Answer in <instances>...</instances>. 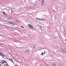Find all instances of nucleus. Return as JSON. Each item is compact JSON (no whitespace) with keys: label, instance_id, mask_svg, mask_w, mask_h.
<instances>
[{"label":"nucleus","instance_id":"nucleus-1","mask_svg":"<svg viewBox=\"0 0 66 66\" xmlns=\"http://www.w3.org/2000/svg\"><path fill=\"white\" fill-rule=\"evenodd\" d=\"M6 18L7 19L11 20L12 19V17H9V16H6Z\"/></svg>","mask_w":66,"mask_h":66},{"label":"nucleus","instance_id":"nucleus-2","mask_svg":"<svg viewBox=\"0 0 66 66\" xmlns=\"http://www.w3.org/2000/svg\"><path fill=\"white\" fill-rule=\"evenodd\" d=\"M28 27H30V28H33V27L30 24H28Z\"/></svg>","mask_w":66,"mask_h":66},{"label":"nucleus","instance_id":"nucleus-3","mask_svg":"<svg viewBox=\"0 0 66 66\" xmlns=\"http://www.w3.org/2000/svg\"><path fill=\"white\" fill-rule=\"evenodd\" d=\"M63 49V51L64 52H66V49L65 48H62Z\"/></svg>","mask_w":66,"mask_h":66},{"label":"nucleus","instance_id":"nucleus-4","mask_svg":"<svg viewBox=\"0 0 66 66\" xmlns=\"http://www.w3.org/2000/svg\"><path fill=\"white\" fill-rule=\"evenodd\" d=\"M45 0H42V6H43L44 5V1Z\"/></svg>","mask_w":66,"mask_h":66},{"label":"nucleus","instance_id":"nucleus-5","mask_svg":"<svg viewBox=\"0 0 66 66\" xmlns=\"http://www.w3.org/2000/svg\"><path fill=\"white\" fill-rule=\"evenodd\" d=\"M9 24H11L10 25H12V26H15V24H13L12 23H9Z\"/></svg>","mask_w":66,"mask_h":66},{"label":"nucleus","instance_id":"nucleus-6","mask_svg":"<svg viewBox=\"0 0 66 66\" xmlns=\"http://www.w3.org/2000/svg\"><path fill=\"white\" fill-rule=\"evenodd\" d=\"M26 52H29V49H27L25 50Z\"/></svg>","mask_w":66,"mask_h":66},{"label":"nucleus","instance_id":"nucleus-7","mask_svg":"<svg viewBox=\"0 0 66 66\" xmlns=\"http://www.w3.org/2000/svg\"><path fill=\"white\" fill-rule=\"evenodd\" d=\"M37 28L39 30H40V29L41 28V27H40V26H37Z\"/></svg>","mask_w":66,"mask_h":66},{"label":"nucleus","instance_id":"nucleus-8","mask_svg":"<svg viewBox=\"0 0 66 66\" xmlns=\"http://www.w3.org/2000/svg\"><path fill=\"white\" fill-rule=\"evenodd\" d=\"M1 63H2V64H3L4 63V61L3 60H2L1 61Z\"/></svg>","mask_w":66,"mask_h":66},{"label":"nucleus","instance_id":"nucleus-9","mask_svg":"<svg viewBox=\"0 0 66 66\" xmlns=\"http://www.w3.org/2000/svg\"><path fill=\"white\" fill-rule=\"evenodd\" d=\"M52 66H55V64L54 63H53L52 64Z\"/></svg>","mask_w":66,"mask_h":66},{"label":"nucleus","instance_id":"nucleus-10","mask_svg":"<svg viewBox=\"0 0 66 66\" xmlns=\"http://www.w3.org/2000/svg\"><path fill=\"white\" fill-rule=\"evenodd\" d=\"M3 13L4 15H7L5 14V13L4 12H3Z\"/></svg>","mask_w":66,"mask_h":66},{"label":"nucleus","instance_id":"nucleus-11","mask_svg":"<svg viewBox=\"0 0 66 66\" xmlns=\"http://www.w3.org/2000/svg\"><path fill=\"white\" fill-rule=\"evenodd\" d=\"M40 20H42V21H44V19H40Z\"/></svg>","mask_w":66,"mask_h":66},{"label":"nucleus","instance_id":"nucleus-12","mask_svg":"<svg viewBox=\"0 0 66 66\" xmlns=\"http://www.w3.org/2000/svg\"><path fill=\"white\" fill-rule=\"evenodd\" d=\"M11 13H12V12H13V9H11Z\"/></svg>","mask_w":66,"mask_h":66},{"label":"nucleus","instance_id":"nucleus-13","mask_svg":"<svg viewBox=\"0 0 66 66\" xmlns=\"http://www.w3.org/2000/svg\"><path fill=\"white\" fill-rule=\"evenodd\" d=\"M33 47L34 48H35L36 47V46H35L34 45L33 46Z\"/></svg>","mask_w":66,"mask_h":66},{"label":"nucleus","instance_id":"nucleus-14","mask_svg":"<svg viewBox=\"0 0 66 66\" xmlns=\"http://www.w3.org/2000/svg\"><path fill=\"white\" fill-rule=\"evenodd\" d=\"M36 20H40V19L37 18H36Z\"/></svg>","mask_w":66,"mask_h":66},{"label":"nucleus","instance_id":"nucleus-15","mask_svg":"<svg viewBox=\"0 0 66 66\" xmlns=\"http://www.w3.org/2000/svg\"><path fill=\"white\" fill-rule=\"evenodd\" d=\"M45 53H46V51H45L44 52V54H43V55H44L45 54Z\"/></svg>","mask_w":66,"mask_h":66},{"label":"nucleus","instance_id":"nucleus-16","mask_svg":"<svg viewBox=\"0 0 66 66\" xmlns=\"http://www.w3.org/2000/svg\"><path fill=\"white\" fill-rule=\"evenodd\" d=\"M43 52H42V53H41V55H42V56H43L44 55V54H43Z\"/></svg>","mask_w":66,"mask_h":66},{"label":"nucleus","instance_id":"nucleus-17","mask_svg":"<svg viewBox=\"0 0 66 66\" xmlns=\"http://www.w3.org/2000/svg\"><path fill=\"white\" fill-rule=\"evenodd\" d=\"M4 66H8L7 65V64H6Z\"/></svg>","mask_w":66,"mask_h":66},{"label":"nucleus","instance_id":"nucleus-18","mask_svg":"<svg viewBox=\"0 0 66 66\" xmlns=\"http://www.w3.org/2000/svg\"><path fill=\"white\" fill-rule=\"evenodd\" d=\"M2 56H3V55H4V54L2 53V55H1V56H2Z\"/></svg>","mask_w":66,"mask_h":66},{"label":"nucleus","instance_id":"nucleus-19","mask_svg":"<svg viewBox=\"0 0 66 66\" xmlns=\"http://www.w3.org/2000/svg\"><path fill=\"white\" fill-rule=\"evenodd\" d=\"M16 21V22H19V21Z\"/></svg>","mask_w":66,"mask_h":66},{"label":"nucleus","instance_id":"nucleus-20","mask_svg":"<svg viewBox=\"0 0 66 66\" xmlns=\"http://www.w3.org/2000/svg\"><path fill=\"white\" fill-rule=\"evenodd\" d=\"M10 61H12V59H10Z\"/></svg>","mask_w":66,"mask_h":66},{"label":"nucleus","instance_id":"nucleus-21","mask_svg":"<svg viewBox=\"0 0 66 66\" xmlns=\"http://www.w3.org/2000/svg\"><path fill=\"white\" fill-rule=\"evenodd\" d=\"M2 54H1V53H0V55H1V56Z\"/></svg>","mask_w":66,"mask_h":66},{"label":"nucleus","instance_id":"nucleus-22","mask_svg":"<svg viewBox=\"0 0 66 66\" xmlns=\"http://www.w3.org/2000/svg\"><path fill=\"white\" fill-rule=\"evenodd\" d=\"M6 63V61H4V63Z\"/></svg>","mask_w":66,"mask_h":66},{"label":"nucleus","instance_id":"nucleus-23","mask_svg":"<svg viewBox=\"0 0 66 66\" xmlns=\"http://www.w3.org/2000/svg\"><path fill=\"white\" fill-rule=\"evenodd\" d=\"M14 66H18V65H14Z\"/></svg>","mask_w":66,"mask_h":66},{"label":"nucleus","instance_id":"nucleus-24","mask_svg":"<svg viewBox=\"0 0 66 66\" xmlns=\"http://www.w3.org/2000/svg\"><path fill=\"white\" fill-rule=\"evenodd\" d=\"M9 22H8L7 23H6V24H9Z\"/></svg>","mask_w":66,"mask_h":66},{"label":"nucleus","instance_id":"nucleus-25","mask_svg":"<svg viewBox=\"0 0 66 66\" xmlns=\"http://www.w3.org/2000/svg\"><path fill=\"white\" fill-rule=\"evenodd\" d=\"M21 27L22 28H23V26H22Z\"/></svg>","mask_w":66,"mask_h":66},{"label":"nucleus","instance_id":"nucleus-26","mask_svg":"<svg viewBox=\"0 0 66 66\" xmlns=\"http://www.w3.org/2000/svg\"><path fill=\"white\" fill-rule=\"evenodd\" d=\"M11 61L12 62H13V63H14L13 62V61L12 60Z\"/></svg>","mask_w":66,"mask_h":66},{"label":"nucleus","instance_id":"nucleus-27","mask_svg":"<svg viewBox=\"0 0 66 66\" xmlns=\"http://www.w3.org/2000/svg\"><path fill=\"white\" fill-rule=\"evenodd\" d=\"M41 31H43V30H42V29H41Z\"/></svg>","mask_w":66,"mask_h":66},{"label":"nucleus","instance_id":"nucleus-28","mask_svg":"<svg viewBox=\"0 0 66 66\" xmlns=\"http://www.w3.org/2000/svg\"><path fill=\"white\" fill-rule=\"evenodd\" d=\"M23 28H24V27H23Z\"/></svg>","mask_w":66,"mask_h":66},{"label":"nucleus","instance_id":"nucleus-29","mask_svg":"<svg viewBox=\"0 0 66 66\" xmlns=\"http://www.w3.org/2000/svg\"><path fill=\"white\" fill-rule=\"evenodd\" d=\"M1 64H0V66H1Z\"/></svg>","mask_w":66,"mask_h":66}]
</instances>
